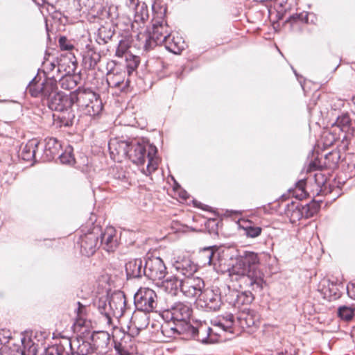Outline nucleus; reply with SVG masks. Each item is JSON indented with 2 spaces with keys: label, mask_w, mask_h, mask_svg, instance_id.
<instances>
[{
  "label": "nucleus",
  "mask_w": 355,
  "mask_h": 355,
  "mask_svg": "<svg viewBox=\"0 0 355 355\" xmlns=\"http://www.w3.org/2000/svg\"><path fill=\"white\" fill-rule=\"evenodd\" d=\"M130 140L111 139L108 143V148L111 157H115L118 155L121 157H126L128 153V148Z\"/></svg>",
  "instance_id": "393cba45"
},
{
  "label": "nucleus",
  "mask_w": 355,
  "mask_h": 355,
  "mask_svg": "<svg viewBox=\"0 0 355 355\" xmlns=\"http://www.w3.org/2000/svg\"><path fill=\"white\" fill-rule=\"evenodd\" d=\"M81 232L83 234L80 235L77 245L80 247L83 255L90 257L100 247L98 239V234H100V226H94L92 228L87 230L86 232H85L84 229H82Z\"/></svg>",
  "instance_id": "6e6552de"
},
{
  "label": "nucleus",
  "mask_w": 355,
  "mask_h": 355,
  "mask_svg": "<svg viewBox=\"0 0 355 355\" xmlns=\"http://www.w3.org/2000/svg\"><path fill=\"white\" fill-rule=\"evenodd\" d=\"M116 303L125 304V300L124 295L118 293L109 299L107 295L102 296L94 302V306H96L100 314L103 315L108 324L112 322V315L114 314V309H117Z\"/></svg>",
  "instance_id": "1a4fd4ad"
},
{
  "label": "nucleus",
  "mask_w": 355,
  "mask_h": 355,
  "mask_svg": "<svg viewBox=\"0 0 355 355\" xmlns=\"http://www.w3.org/2000/svg\"><path fill=\"white\" fill-rule=\"evenodd\" d=\"M58 114H53L54 123L59 127L72 126L76 119L74 111L72 107H67L62 111H58Z\"/></svg>",
  "instance_id": "b1692460"
},
{
  "label": "nucleus",
  "mask_w": 355,
  "mask_h": 355,
  "mask_svg": "<svg viewBox=\"0 0 355 355\" xmlns=\"http://www.w3.org/2000/svg\"><path fill=\"white\" fill-rule=\"evenodd\" d=\"M337 68H338V65H337V66L336 67V68L334 69V71H335V70H336V69H337Z\"/></svg>",
  "instance_id": "e2e57ef3"
},
{
  "label": "nucleus",
  "mask_w": 355,
  "mask_h": 355,
  "mask_svg": "<svg viewBox=\"0 0 355 355\" xmlns=\"http://www.w3.org/2000/svg\"><path fill=\"white\" fill-rule=\"evenodd\" d=\"M77 305H78L77 310H76L77 315L78 316H81L83 314L84 311H85L86 307L85 305H83L80 302H77Z\"/></svg>",
  "instance_id": "8fccbe9b"
},
{
  "label": "nucleus",
  "mask_w": 355,
  "mask_h": 355,
  "mask_svg": "<svg viewBox=\"0 0 355 355\" xmlns=\"http://www.w3.org/2000/svg\"><path fill=\"white\" fill-rule=\"evenodd\" d=\"M328 286L329 297L330 298L329 300L339 298L340 293L339 289L336 287V285L331 283V285L329 284Z\"/></svg>",
  "instance_id": "79ce46f5"
},
{
  "label": "nucleus",
  "mask_w": 355,
  "mask_h": 355,
  "mask_svg": "<svg viewBox=\"0 0 355 355\" xmlns=\"http://www.w3.org/2000/svg\"><path fill=\"white\" fill-rule=\"evenodd\" d=\"M157 152V148L154 144L132 139L125 158H128L133 164L138 166L144 165L147 159L146 168H143L142 173L146 175H150L158 166L156 157Z\"/></svg>",
  "instance_id": "7ed1b4c3"
},
{
  "label": "nucleus",
  "mask_w": 355,
  "mask_h": 355,
  "mask_svg": "<svg viewBox=\"0 0 355 355\" xmlns=\"http://www.w3.org/2000/svg\"><path fill=\"white\" fill-rule=\"evenodd\" d=\"M111 74V71H109L107 75L110 76Z\"/></svg>",
  "instance_id": "680f3d73"
},
{
  "label": "nucleus",
  "mask_w": 355,
  "mask_h": 355,
  "mask_svg": "<svg viewBox=\"0 0 355 355\" xmlns=\"http://www.w3.org/2000/svg\"><path fill=\"white\" fill-rule=\"evenodd\" d=\"M215 246L205 248L198 254V263L202 267L206 266H216L218 261L219 254L217 253Z\"/></svg>",
  "instance_id": "412c9836"
},
{
  "label": "nucleus",
  "mask_w": 355,
  "mask_h": 355,
  "mask_svg": "<svg viewBox=\"0 0 355 355\" xmlns=\"http://www.w3.org/2000/svg\"><path fill=\"white\" fill-rule=\"evenodd\" d=\"M53 10H56L55 6L52 4H49L48 6V8H47V11L49 12V13L52 15V11Z\"/></svg>",
  "instance_id": "6e6d98bb"
},
{
  "label": "nucleus",
  "mask_w": 355,
  "mask_h": 355,
  "mask_svg": "<svg viewBox=\"0 0 355 355\" xmlns=\"http://www.w3.org/2000/svg\"><path fill=\"white\" fill-rule=\"evenodd\" d=\"M218 222L215 218L209 219L207 223V227L209 229L210 233H216L218 231Z\"/></svg>",
  "instance_id": "c03bdc74"
},
{
  "label": "nucleus",
  "mask_w": 355,
  "mask_h": 355,
  "mask_svg": "<svg viewBox=\"0 0 355 355\" xmlns=\"http://www.w3.org/2000/svg\"><path fill=\"white\" fill-rule=\"evenodd\" d=\"M347 292L348 295L355 300V283H349L347 286Z\"/></svg>",
  "instance_id": "de8ad7c7"
},
{
  "label": "nucleus",
  "mask_w": 355,
  "mask_h": 355,
  "mask_svg": "<svg viewBox=\"0 0 355 355\" xmlns=\"http://www.w3.org/2000/svg\"><path fill=\"white\" fill-rule=\"evenodd\" d=\"M41 141L37 139H30L25 145L21 146L19 156L24 161H32L36 159Z\"/></svg>",
  "instance_id": "5701e85b"
},
{
  "label": "nucleus",
  "mask_w": 355,
  "mask_h": 355,
  "mask_svg": "<svg viewBox=\"0 0 355 355\" xmlns=\"http://www.w3.org/2000/svg\"><path fill=\"white\" fill-rule=\"evenodd\" d=\"M327 292H328V290H326L324 292V294H327Z\"/></svg>",
  "instance_id": "69168bd1"
},
{
  "label": "nucleus",
  "mask_w": 355,
  "mask_h": 355,
  "mask_svg": "<svg viewBox=\"0 0 355 355\" xmlns=\"http://www.w3.org/2000/svg\"><path fill=\"white\" fill-rule=\"evenodd\" d=\"M248 291L240 292L238 291V296L236 299V308L240 309L241 306L248 305L252 303L254 300V295L252 293V290L248 288ZM253 292H254L253 291Z\"/></svg>",
  "instance_id": "e433bc0d"
},
{
  "label": "nucleus",
  "mask_w": 355,
  "mask_h": 355,
  "mask_svg": "<svg viewBox=\"0 0 355 355\" xmlns=\"http://www.w3.org/2000/svg\"><path fill=\"white\" fill-rule=\"evenodd\" d=\"M164 43L166 50L174 54H180L184 49V42L182 38L172 37L170 35Z\"/></svg>",
  "instance_id": "cd10ccee"
},
{
  "label": "nucleus",
  "mask_w": 355,
  "mask_h": 355,
  "mask_svg": "<svg viewBox=\"0 0 355 355\" xmlns=\"http://www.w3.org/2000/svg\"><path fill=\"white\" fill-rule=\"evenodd\" d=\"M115 33L114 27L110 25L101 26L98 29L96 42L98 44L103 45L107 44L112 40Z\"/></svg>",
  "instance_id": "c85d7f7f"
},
{
  "label": "nucleus",
  "mask_w": 355,
  "mask_h": 355,
  "mask_svg": "<svg viewBox=\"0 0 355 355\" xmlns=\"http://www.w3.org/2000/svg\"><path fill=\"white\" fill-rule=\"evenodd\" d=\"M126 73H127V79L124 83V80H113V85L115 87H121V90H123L125 87H129L131 86L133 80H135V77L137 74L136 69L139 67L140 63L139 57L136 55H130V58L126 59Z\"/></svg>",
  "instance_id": "dca6fc26"
},
{
  "label": "nucleus",
  "mask_w": 355,
  "mask_h": 355,
  "mask_svg": "<svg viewBox=\"0 0 355 355\" xmlns=\"http://www.w3.org/2000/svg\"><path fill=\"white\" fill-rule=\"evenodd\" d=\"M327 292H328V290H326L324 292V294H327Z\"/></svg>",
  "instance_id": "0e129e2a"
},
{
  "label": "nucleus",
  "mask_w": 355,
  "mask_h": 355,
  "mask_svg": "<svg viewBox=\"0 0 355 355\" xmlns=\"http://www.w3.org/2000/svg\"><path fill=\"white\" fill-rule=\"evenodd\" d=\"M61 68H62V65L60 64H59L58 71H60Z\"/></svg>",
  "instance_id": "052dcab7"
},
{
  "label": "nucleus",
  "mask_w": 355,
  "mask_h": 355,
  "mask_svg": "<svg viewBox=\"0 0 355 355\" xmlns=\"http://www.w3.org/2000/svg\"><path fill=\"white\" fill-rule=\"evenodd\" d=\"M237 296V290L231 288L230 286L224 285L221 286V300H223V304L226 303L236 308Z\"/></svg>",
  "instance_id": "c756f323"
},
{
  "label": "nucleus",
  "mask_w": 355,
  "mask_h": 355,
  "mask_svg": "<svg viewBox=\"0 0 355 355\" xmlns=\"http://www.w3.org/2000/svg\"><path fill=\"white\" fill-rule=\"evenodd\" d=\"M321 201L314 200L303 205L300 202L291 201L286 205V214L294 223L302 218H309L318 214L320 209Z\"/></svg>",
  "instance_id": "39448f33"
},
{
  "label": "nucleus",
  "mask_w": 355,
  "mask_h": 355,
  "mask_svg": "<svg viewBox=\"0 0 355 355\" xmlns=\"http://www.w3.org/2000/svg\"><path fill=\"white\" fill-rule=\"evenodd\" d=\"M152 12L154 15L153 20L165 21L167 12L166 3L163 0H154L152 4Z\"/></svg>",
  "instance_id": "7c9ffc66"
},
{
  "label": "nucleus",
  "mask_w": 355,
  "mask_h": 355,
  "mask_svg": "<svg viewBox=\"0 0 355 355\" xmlns=\"http://www.w3.org/2000/svg\"><path fill=\"white\" fill-rule=\"evenodd\" d=\"M75 103L89 116L98 115L103 110L99 94L89 88L79 87L73 92V104Z\"/></svg>",
  "instance_id": "20e7f679"
},
{
  "label": "nucleus",
  "mask_w": 355,
  "mask_h": 355,
  "mask_svg": "<svg viewBox=\"0 0 355 355\" xmlns=\"http://www.w3.org/2000/svg\"><path fill=\"white\" fill-rule=\"evenodd\" d=\"M203 306L207 311H217L223 304L221 300V286H212L205 291L202 296Z\"/></svg>",
  "instance_id": "4468645a"
},
{
  "label": "nucleus",
  "mask_w": 355,
  "mask_h": 355,
  "mask_svg": "<svg viewBox=\"0 0 355 355\" xmlns=\"http://www.w3.org/2000/svg\"><path fill=\"white\" fill-rule=\"evenodd\" d=\"M233 318H234L233 315L230 316V318L228 320V322L230 324L228 325H225L221 322H218L216 325L218 326L219 327H220L224 331H227L229 330V329L231 328V327L232 325V323L234 321Z\"/></svg>",
  "instance_id": "49530a36"
},
{
  "label": "nucleus",
  "mask_w": 355,
  "mask_h": 355,
  "mask_svg": "<svg viewBox=\"0 0 355 355\" xmlns=\"http://www.w3.org/2000/svg\"><path fill=\"white\" fill-rule=\"evenodd\" d=\"M132 9L135 10V21H141L144 22L148 19V6L145 2H138L136 7H133Z\"/></svg>",
  "instance_id": "c9c22d12"
},
{
  "label": "nucleus",
  "mask_w": 355,
  "mask_h": 355,
  "mask_svg": "<svg viewBox=\"0 0 355 355\" xmlns=\"http://www.w3.org/2000/svg\"><path fill=\"white\" fill-rule=\"evenodd\" d=\"M292 69L295 75V76L297 77V80L299 81L300 84L301 85L302 87L304 89V86H303V81H302V76H300L298 75V73H297L296 70L294 69L293 67H292Z\"/></svg>",
  "instance_id": "5fc2aeb1"
},
{
  "label": "nucleus",
  "mask_w": 355,
  "mask_h": 355,
  "mask_svg": "<svg viewBox=\"0 0 355 355\" xmlns=\"http://www.w3.org/2000/svg\"><path fill=\"white\" fill-rule=\"evenodd\" d=\"M192 313L193 309L191 304L181 302L171 304L164 312L167 318L171 315V320L177 322L175 327H171V329L178 335L180 327H184V324H191L190 318Z\"/></svg>",
  "instance_id": "423d86ee"
},
{
  "label": "nucleus",
  "mask_w": 355,
  "mask_h": 355,
  "mask_svg": "<svg viewBox=\"0 0 355 355\" xmlns=\"http://www.w3.org/2000/svg\"><path fill=\"white\" fill-rule=\"evenodd\" d=\"M156 293L148 288H139L134 295V304L137 311L149 313L156 312L157 306Z\"/></svg>",
  "instance_id": "0eeeda50"
},
{
  "label": "nucleus",
  "mask_w": 355,
  "mask_h": 355,
  "mask_svg": "<svg viewBox=\"0 0 355 355\" xmlns=\"http://www.w3.org/2000/svg\"><path fill=\"white\" fill-rule=\"evenodd\" d=\"M41 150H42V158L45 162H50L58 155L61 144L58 140L53 137L46 138L41 142Z\"/></svg>",
  "instance_id": "6ab92c4d"
},
{
  "label": "nucleus",
  "mask_w": 355,
  "mask_h": 355,
  "mask_svg": "<svg viewBox=\"0 0 355 355\" xmlns=\"http://www.w3.org/2000/svg\"><path fill=\"white\" fill-rule=\"evenodd\" d=\"M194 205L198 207H201L204 210H208V208H209L208 205H202L201 202L197 201H194Z\"/></svg>",
  "instance_id": "864d4df0"
},
{
  "label": "nucleus",
  "mask_w": 355,
  "mask_h": 355,
  "mask_svg": "<svg viewBox=\"0 0 355 355\" xmlns=\"http://www.w3.org/2000/svg\"><path fill=\"white\" fill-rule=\"evenodd\" d=\"M76 342L78 343V347L75 350L72 347L71 342L69 341L70 353H67V355H94L96 352L95 348L93 347V344L83 338H77ZM62 350V346L53 345L44 349V355H64Z\"/></svg>",
  "instance_id": "9d476101"
},
{
  "label": "nucleus",
  "mask_w": 355,
  "mask_h": 355,
  "mask_svg": "<svg viewBox=\"0 0 355 355\" xmlns=\"http://www.w3.org/2000/svg\"><path fill=\"white\" fill-rule=\"evenodd\" d=\"M146 269L144 274H146V279L153 282L163 279L166 274V267L163 260L159 257L146 255Z\"/></svg>",
  "instance_id": "f8f14e48"
},
{
  "label": "nucleus",
  "mask_w": 355,
  "mask_h": 355,
  "mask_svg": "<svg viewBox=\"0 0 355 355\" xmlns=\"http://www.w3.org/2000/svg\"><path fill=\"white\" fill-rule=\"evenodd\" d=\"M51 17L54 19L60 20L62 19V17H63V15L60 11L56 10L52 11Z\"/></svg>",
  "instance_id": "3c124183"
},
{
  "label": "nucleus",
  "mask_w": 355,
  "mask_h": 355,
  "mask_svg": "<svg viewBox=\"0 0 355 355\" xmlns=\"http://www.w3.org/2000/svg\"><path fill=\"white\" fill-rule=\"evenodd\" d=\"M101 58L100 53L97 51L94 46L89 44L86 46V51L83 57L85 68L89 70L94 69Z\"/></svg>",
  "instance_id": "a878e982"
},
{
  "label": "nucleus",
  "mask_w": 355,
  "mask_h": 355,
  "mask_svg": "<svg viewBox=\"0 0 355 355\" xmlns=\"http://www.w3.org/2000/svg\"><path fill=\"white\" fill-rule=\"evenodd\" d=\"M278 355H293L292 353H288L287 351L281 352L278 353Z\"/></svg>",
  "instance_id": "4d7b16f0"
},
{
  "label": "nucleus",
  "mask_w": 355,
  "mask_h": 355,
  "mask_svg": "<svg viewBox=\"0 0 355 355\" xmlns=\"http://www.w3.org/2000/svg\"><path fill=\"white\" fill-rule=\"evenodd\" d=\"M244 231V234L248 238L254 239L261 235L262 228L259 226L254 225L251 221H247L241 226Z\"/></svg>",
  "instance_id": "4c0bfd02"
},
{
  "label": "nucleus",
  "mask_w": 355,
  "mask_h": 355,
  "mask_svg": "<svg viewBox=\"0 0 355 355\" xmlns=\"http://www.w3.org/2000/svg\"><path fill=\"white\" fill-rule=\"evenodd\" d=\"M58 159L62 164H72L75 163V158L73 153V148L68 146L64 152L58 156Z\"/></svg>",
  "instance_id": "58836bf2"
},
{
  "label": "nucleus",
  "mask_w": 355,
  "mask_h": 355,
  "mask_svg": "<svg viewBox=\"0 0 355 355\" xmlns=\"http://www.w3.org/2000/svg\"><path fill=\"white\" fill-rule=\"evenodd\" d=\"M209 333V338H213V329L209 327V330L208 331Z\"/></svg>",
  "instance_id": "bf43d9fd"
},
{
  "label": "nucleus",
  "mask_w": 355,
  "mask_h": 355,
  "mask_svg": "<svg viewBox=\"0 0 355 355\" xmlns=\"http://www.w3.org/2000/svg\"><path fill=\"white\" fill-rule=\"evenodd\" d=\"M90 340L93 347L96 351L105 349L107 347L110 343V335L107 332L104 331H94L90 336Z\"/></svg>",
  "instance_id": "bb28decb"
},
{
  "label": "nucleus",
  "mask_w": 355,
  "mask_h": 355,
  "mask_svg": "<svg viewBox=\"0 0 355 355\" xmlns=\"http://www.w3.org/2000/svg\"><path fill=\"white\" fill-rule=\"evenodd\" d=\"M327 292H328V290H326L324 292V294H327Z\"/></svg>",
  "instance_id": "338daca9"
},
{
  "label": "nucleus",
  "mask_w": 355,
  "mask_h": 355,
  "mask_svg": "<svg viewBox=\"0 0 355 355\" xmlns=\"http://www.w3.org/2000/svg\"><path fill=\"white\" fill-rule=\"evenodd\" d=\"M337 315L343 321H351L355 315V306L354 305L340 306L337 309Z\"/></svg>",
  "instance_id": "72a5a7b5"
},
{
  "label": "nucleus",
  "mask_w": 355,
  "mask_h": 355,
  "mask_svg": "<svg viewBox=\"0 0 355 355\" xmlns=\"http://www.w3.org/2000/svg\"><path fill=\"white\" fill-rule=\"evenodd\" d=\"M305 184V180H300L296 183V187L298 188V191H300V193H297L295 196L297 199L302 200L306 196V193L304 190Z\"/></svg>",
  "instance_id": "37998d69"
},
{
  "label": "nucleus",
  "mask_w": 355,
  "mask_h": 355,
  "mask_svg": "<svg viewBox=\"0 0 355 355\" xmlns=\"http://www.w3.org/2000/svg\"><path fill=\"white\" fill-rule=\"evenodd\" d=\"M146 268V260L140 258L132 259L125 264V270L127 279H141L146 278L144 274Z\"/></svg>",
  "instance_id": "a211bd4d"
},
{
  "label": "nucleus",
  "mask_w": 355,
  "mask_h": 355,
  "mask_svg": "<svg viewBox=\"0 0 355 355\" xmlns=\"http://www.w3.org/2000/svg\"><path fill=\"white\" fill-rule=\"evenodd\" d=\"M205 286L204 281L201 278H188L182 282L181 292L188 298L200 297Z\"/></svg>",
  "instance_id": "2eb2a0df"
},
{
  "label": "nucleus",
  "mask_w": 355,
  "mask_h": 355,
  "mask_svg": "<svg viewBox=\"0 0 355 355\" xmlns=\"http://www.w3.org/2000/svg\"><path fill=\"white\" fill-rule=\"evenodd\" d=\"M173 267L178 272L187 278H190L198 270L197 264L188 257H178L174 262Z\"/></svg>",
  "instance_id": "4be33fe9"
},
{
  "label": "nucleus",
  "mask_w": 355,
  "mask_h": 355,
  "mask_svg": "<svg viewBox=\"0 0 355 355\" xmlns=\"http://www.w3.org/2000/svg\"><path fill=\"white\" fill-rule=\"evenodd\" d=\"M64 59H68L72 67L69 66V70L59 80V84L62 89L71 90L75 88L80 81V76L76 73L77 60L72 53H67Z\"/></svg>",
  "instance_id": "ddd939ff"
},
{
  "label": "nucleus",
  "mask_w": 355,
  "mask_h": 355,
  "mask_svg": "<svg viewBox=\"0 0 355 355\" xmlns=\"http://www.w3.org/2000/svg\"><path fill=\"white\" fill-rule=\"evenodd\" d=\"M260 259L257 253L252 251H243L236 259V263L232 271L241 277L245 286L255 293H260L266 282L263 273L259 269Z\"/></svg>",
  "instance_id": "f03ea898"
},
{
  "label": "nucleus",
  "mask_w": 355,
  "mask_h": 355,
  "mask_svg": "<svg viewBox=\"0 0 355 355\" xmlns=\"http://www.w3.org/2000/svg\"><path fill=\"white\" fill-rule=\"evenodd\" d=\"M139 0H126V5L130 8H132L133 7H136L137 4H138Z\"/></svg>",
  "instance_id": "603ef678"
},
{
  "label": "nucleus",
  "mask_w": 355,
  "mask_h": 355,
  "mask_svg": "<svg viewBox=\"0 0 355 355\" xmlns=\"http://www.w3.org/2000/svg\"><path fill=\"white\" fill-rule=\"evenodd\" d=\"M161 44H157L155 43V40L152 39V37L149 35L148 37L146 39L145 44H144V49L146 51H149L152 49L154 46L157 45H160Z\"/></svg>",
  "instance_id": "a18cd8bd"
},
{
  "label": "nucleus",
  "mask_w": 355,
  "mask_h": 355,
  "mask_svg": "<svg viewBox=\"0 0 355 355\" xmlns=\"http://www.w3.org/2000/svg\"><path fill=\"white\" fill-rule=\"evenodd\" d=\"M26 92L32 97L40 98L53 111H62L73 105V92L69 96L59 91L56 78L47 76L44 69H38L37 73L26 86Z\"/></svg>",
  "instance_id": "f257e3e1"
},
{
  "label": "nucleus",
  "mask_w": 355,
  "mask_h": 355,
  "mask_svg": "<svg viewBox=\"0 0 355 355\" xmlns=\"http://www.w3.org/2000/svg\"><path fill=\"white\" fill-rule=\"evenodd\" d=\"M50 65V70H53L56 67V64L54 62H51L49 64Z\"/></svg>",
  "instance_id": "13d9d810"
},
{
  "label": "nucleus",
  "mask_w": 355,
  "mask_h": 355,
  "mask_svg": "<svg viewBox=\"0 0 355 355\" xmlns=\"http://www.w3.org/2000/svg\"><path fill=\"white\" fill-rule=\"evenodd\" d=\"M333 125H336L343 132H349L354 131L352 129V120L348 113H343L338 116Z\"/></svg>",
  "instance_id": "473e14b6"
},
{
  "label": "nucleus",
  "mask_w": 355,
  "mask_h": 355,
  "mask_svg": "<svg viewBox=\"0 0 355 355\" xmlns=\"http://www.w3.org/2000/svg\"><path fill=\"white\" fill-rule=\"evenodd\" d=\"M171 30L168 28L166 21L153 20L152 31L149 35L152 39L155 40V43L164 44L165 41L170 36Z\"/></svg>",
  "instance_id": "aec40b11"
},
{
  "label": "nucleus",
  "mask_w": 355,
  "mask_h": 355,
  "mask_svg": "<svg viewBox=\"0 0 355 355\" xmlns=\"http://www.w3.org/2000/svg\"><path fill=\"white\" fill-rule=\"evenodd\" d=\"M184 327H179V335H186L187 337L193 338L205 345L216 342V339L214 338H209V326L206 323H200L196 327L191 324H184Z\"/></svg>",
  "instance_id": "9b49d317"
},
{
  "label": "nucleus",
  "mask_w": 355,
  "mask_h": 355,
  "mask_svg": "<svg viewBox=\"0 0 355 355\" xmlns=\"http://www.w3.org/2000/svg\"><path fill=\"white\" fill-rule=\"evenodd\" d=\"M99 245L108 252H114L118 246V239L116 234V230L112 227H107L105 232H103L100 226V234H98Z\"/></svg>",
  "instance_id": "f3484780"
},
{
  "label": "nucleus",
  "mask_w": 355,
  "mask_h": 355,
  "mask_svg": "<svg viewBox=\"0 0 355 355\" xmlns=\"http://www.w3.org/2000/svg\"><path fill=\"white\" fill-rule=\"evenodd\" d=\"M308 21V15L306 12L295 13L291 15L286 21L288 22H306Z\"/></svg>",
  "instance_id": "ea45409f"
},
{
  "label": "nucleus",
  "mask_w": 355,
  "mask_h": 355,
  "mask_svg": "<svg viewBox=\"0 0 355 355\" xmlns=\"http://www.w3.org/2000/svg\"><path fill=\"white\" fill-rule=\"evenodd\" d=\"M245 324L248 326V327H252V326H254L255 324V320H254V318H252V315H250L249 314L246 316V318H245Z\"/></svg>",
  "instance_id": "09e8293b"
},
{
  "label": "nucleus",
  "mask_w": 355,
  "mask_h": 355,
  "mask_svg": "<svg viewBox=\"0 0 355 355\" xmlns=\"http://www.w3.org/2000/svg\"><path fill=\"white\" fill-rule=\"evenodd\" d=\"M59 46L62 51L72 50L74 46L71 44L65 36H60L58 40Z\"/></svg>",
  "instance_id": "a19ab883"
},
{
  "label": "nucleus",
  "mask_w": 355,
  "mask_h": 355,
  "mask_svg": "<svg viewBox=\"0 0 355 355\" xmlns=\"http://www.w3.org/2000/svg\"><path fill=\"white\" fill-rule=\"evenodd\" d=\"M22 349L21 355H37L38 352V345L35 344L31 338L26 339L23 337L21 340Z\"/></svg>",
  "instance_id": "f704fd0d"
},
{
  "label": "nucleus",
  "mask_w": 355,
  "mask_h": 355,
  "mask_svg": "<svg viewBox=\"0 0 355 355\" xmlns=\"http://www.w3.org/2000/svg\"><path fill=\"white\" fill-rule=\"evenodd\" d=\"M182 282V280H180L177 277L171 275L163 281L162 284L167 293L175 295L178 289H181Z\"/></svg>",
  "instance_id": "2f4dec72"
}]
</instances>
